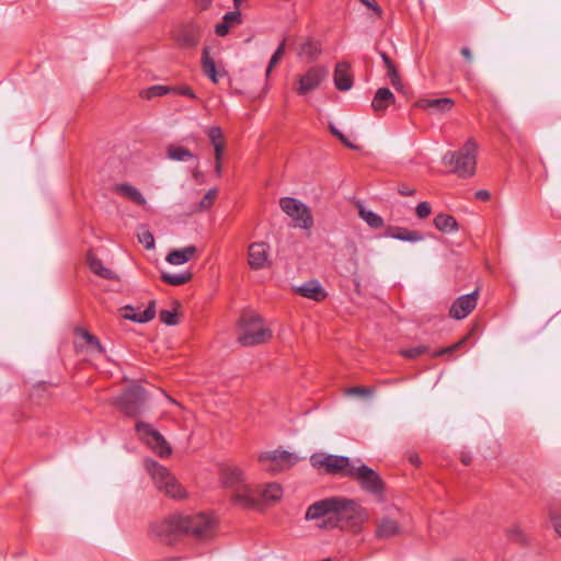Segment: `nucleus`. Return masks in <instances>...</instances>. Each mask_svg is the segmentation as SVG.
I'll return each mask as SVG.
<instances>
[{
    "label": "nucleus",
    "instance_id": "nucleus-1",
    "mask_svg": "<svg viewBox=\"0 0 561 561\" xmlns=\"http://www.w3.org/2000/svg\"><path fill=\"white\" fill-rule=\"evenodd\" d=\"M217 520L208 513L192 515L174 514L164 519L153 523L150 530L153 535L165 542L180 535H188L195 539H210L216 530Z\"/></svg>",
    "mask_w": 561,
    "mask_h": 561
},
{
    "label": "nucleus",
    "instance_id": "nucleus-2",
    "mask_svg": "<svg viewBox=\"0 0 561 561\" xmlns=\"http://www.w3.org/2000/svg\"><path fill=\"white\" fill-rule=\"evenodd\" d=\"M359 505L342 497H327L311 504L306 512V519H319L329 514L337 515L336 519L352 518L357 513Z\"/></svg>",
    "mask_w": 561,
    "mask_h": 561
},
{
    "label": "nucleus",
    "instance_id": "nucleus-3",
    "mask_svg": "<svg viewBox=\"0 0 561 561\" xmlns=\"http://www.w3.org/2000/svg\"><path fill=\"white\" fill-rule=\"evenodd\" d=\"M273 336L263 319L255 313L243 314L240 319L238 342L243 346H254L268 342Z\"/></svg>",
    "mask_w": 561,
    "mask_h": 561
},
{
    "label": "nucleus",
    "instance_id": "nucleus-4",
    "mask_svg": "<svg viewBox=\"0 0 561 561\" xmlns=\"http://www.w3.org/2000/svg\"><path fill=\"white\" fill-rule=\"evenodd\" d=\"M477 150V144L469 139L460 150L447 152L443 158V162L453 167L451 171L460 178H470L476 172Z\"/></svg>",
    "mask_w": 561,
    "mask_h": 561
},
{
    "label": "nucleus",
    "instance_id": "nucleus-5",
    "mask_svg": "<svg viewBox=\"0 0 561 561\" xmlns=\"http://www.w3.org/2000/svg\"><path fill=\"white\" fill-rule=\"evenodd\" d=\"M146 468L150 472L156 486L160 491H163L167 495L176 500H181L186 496V492L165 467L154 460H147Z\"/></svg>",
    "mask_w": 561,
    "mask_h": 561
},
{
    "label": "nucleus",
    "instance_id": "nucleus-6",
    "mask_svg": "<svg viewBox=\"0 0 561 561\" xmlns=\"http://www.w3.org/2000/svg\"><path fill=\"white\" fill-rule=\"evenodd\" d=\"M347 478L356 480L359 486L376 496H381L385 490V483L374 469L359 462L347 472Z\"/></svg>",
    "mask_w": 561,
    "mask_h": 561
},
{
    "label": "nucleus",
    "instance_id": "nucleus-7",
    "mask_svg": "<svg viewBox=\"0 0 561 561\" xmlns=\"http://www.w3.org/2000/svg\"><path fill=\"white\" fill-rule=\"evenodd\" d=\"M146 400V390L139 385H133L115 399V404L127 416H136L144 411Z\"/></svg>",
    "mask_w": 561,
    "mask_h": 561
},
{
    "label": "nucleus",
    "instance_id": "nucleus-8",
    "mask_svg": "<svg viewBox=\"0 0 561 561\" xmlns=\"http://www.w3.org/2000/svg\"><path fill=\"white\" fill-rule=\"evenodd\" d=\"M282 210L294 221V227L310 230L313 227V218L310 208L294 197H282L279 201Z\"/></svg>",
    "mask_w": 561,
    "mask_h": 561
},
{
    "label": "nucleus",
    "instance_id": "nucleus-9",
    "mask_svg": "<svg viewBox=\"0 0 561 561\" xmlns=\"http://www.w3.org/2000/svg\"><path fill=\"white\" fill-rule=\"evenodd\" d=\"M139 438L151 448L159 457H169L172 453L171 446L162 434L149 423L138 421L135 425Z\"/></svg>",
    "mask_w": 561,
    "mask_h": 561
},
{
    "label": "nucleus",
    "instance_id": "nucleus-10",
    "mask_svg": "<svg viewBox=\"0 0 561 561\" xmlns=\"http://www.w3.org/2000/svg\"><path fill=\"white\" fill-rule=\"evenodd\" d=\"M257 460L264 470L277 473L293 467L298 461V457L294 453L275 449L260 454Z\"/></svg>",
    "mask_w": 561,
    "mask_h": 561
},
{
    "label": "nucleus",
    "instance_id": "nucleus-11",
    "mask_svg": "<svg viewBox=\"0 0 561 561\" xmlns=\"http://www.w3.org/2000/svg\"><path fill=\"white\" fill-rule=\"evenodd\" d=\"M329 69L325 66L317 65L310 67L304 75L297 77V93L305 95L314 91L328 78Z\"/></svg>",
    "mask_w": 561,
    "mask_h": 561
},
{
    "label": "nucleus",
    "instance_id": "nucleus-12",
    "mask_svg": "<svg viewBox=\"0 0 561 561\" xmlns=\"http://www.w3.org/2000/svg\"><path fill=\"white\" fill-rule=\"evenodd\" d=\"M312 460L314 466L324 467L329 473L343 474L345 477H347V472H350L351 469H354V467L360 462L359 459L352 462L348 457L339 455H327L318 461H316L314 458H312Z\"/></svg>",
    "mask_w": 561,
    "mask_h": 561
},
{
    "label": "nucleus",
    "instance_id": "nucleus-13",
    "mask_svg": "<svg viewBox=\"0 0 561 561\" xmlns=\"http://www.w3.org/2000/svg\"><path fill=\"white\" fill-rule=\"evenodd\" d=\"M479 299V289L458 297L449 309V316L455 320L467 318L476 309Z\"/></svg>",
    "mask_w": 561,
    "mask_h": 561
},
{
    "label": "nucleus",
    "instance_id": "nucleus-14",
    "mask_svg": "<svg viewBox=\"0 0 561 561\" xmlns=\"http://www.w3.org/2000/svg\"><path fill=\"white\" fill-rule=\"evenodd\" d=\"M231 502L241 508H254L261 504V500L250 484H240L231 490Z\"/></svg>",
    "mask_w": 561,
    "mask_h": 561
},
{
    "label": "nucleus",
    "instance_id": "nucleus-15",
    "mask_svg": "<svg viewBox=\"0 0 561 561\" xmlns=\"http://www.w3.org/2000/svg\"><path fill=\"white\" fill-rule=\"evenodd\" d=\"M270 247L265 242H254L249 245V265L252 270L270 267Z\"/></svg>",
    "mask_w": 561,
    "mask_h": 561
},
{
    "label": "nucleus",
    "instance_id": "nucleus-16",
    "mask_svg": "<svg viewBox=\"0 0 561 561\" xmlns=\"http://www.w3.org/2000/svg\"><path fill=\"white\" fill-rule=\"evenodd\" d=\"M220 480L225 488L233 490L245 483V473L240 467L227 465L220 469Z\"/></svg>",
    "mask_w": 561,
    "mask_h": 561
},
{
    "label": "nucleus",
    "instance_id": "nucleus-17",
    "mask_svg": "<svg viewBox=\"0 0 561 561\" xmlns=\"http://www.w3.org/2000/svg\"><path fill=\"white\" fill-rule=\"evenodd\" d=\"M455 105V101L450 98H438V99H420L415 102V106L431 113L443 114L451 111Z\"/></svg>",
    "mask_w": 561,
    "mask_h": 561
},
{
    "label": "nucleus",
    "instance_id": "nucleus-18",
    "mask_svg": "<svg viewBox=\"0 0 561 561\" xmlns=\"http://www.w3.org/2000/svg\"><path fill=\"white\" fill-rule=\"evenodd\" d=\"M334 85L340 91H348L354 83L351 65L346 61L336 64L333 73Z\"/></svg>",
    "mask_w": 561,
    "mask_h": 561
},
{
    "label": "nucleus",
    "instance_id": "nucleus-19",
    "mask_svg": "<svg viewBox=\"0 0 561 561\" xmlns=\"http://www.w3.org/2000/svg\"><path fill=\"white\" fill-rule=\"evenodd\" d=\"M202 37L201 27L195 24H186L180 28L176 35V42L180 46L191 48L195 47Z\"/></svg>",
    "mask_w": 561,
    "mask_h": 561
},
{
    "label": "nucleus",
    "instance_id": "nucleus-20",
    "mask_svg": "<svg viewBox=\"0 0 561 561\" xmlns=\"http://www.w3.org/2000/svg\"><path fill=\"white\" fill-rule=\"evenodd\" d=\"M296 293L314 301H321L327 297V293L317 279H310L304 283L301 286L296 288Z\"/></svg>",
    "mask_w": 561,
    "mask_h": 561
},
{
    "label": "nucleus",
    "instance_id": "nucleus-21",
    "mask_svg": "<svg viewBox=\"0 0 561 561\" xmlns=\"http://www.w3.org/2000/svg\"><path fill=\"white\" fill-rule=\"evenodd\" d=\"M396 98L393 93L388 88H379L371 101V107L375 113L382 114L389 105L393 104Z\"/></svg>",
    "mask_w": 561,
    "mask_h": 561
},
{
    "label": "nucleus",
    "instance_id": "nucleus-22",
    "mask_svg": "<svg viewBox=\"0 0 561 561\" xmlns=\"http://www.w3.org/2000/svg\"><path fill=\"white\" fill-rule=\"evenodd\" d=\"M156 316L154 301H151L149 306L142 311H136L131 306H126L124 308L123 317L127 320L137 322V323H146L152 320Z\"/></svg>",
    "mask_w": 561,
    "mask_h": 561
},
{
    "label": "nucleus",
    "instance_id": "nucleus-23",
    "mask_svg": "<svg viewBox=\"0 0 561 561\" xmlns=\"http://www.w3.org/2000/svg\"><path fill=\"white\" fill-rule=\"evenodd\" d=\"M202 70L203 73L208 77L211 82L218 83L219 77L225 75V71L221 72L217 70L216 62L214 58L210 56V48L204 47L202 53Z\"/></svg>",
    "mask_w": 561,
    "mask_h": 561
},
{
    "label": "nucleus",
    "instance_id": "nucleus-24",
    "mask_svg": "<svg viewBox=\"0 0 561 561\" xmlns=\"http://www.w3.org/2000/svg\"><path fill=\"white\" fill-rule=\"evenodd\" d=\"M195 245H187L182 249H173L167 255V262L172 265H182L191 261L196 254Z\"/></svg>",
    "mask_w": 561,
    "mask_h": 561
},
{
    "label": "nucleus",
    "instance_id": "nucleus-25",
    "mask_svg": "<svg viewBox=\"0 0 561 561\" xmlns=\"http://www.w3.org/2000/svg\"><path fill=\"white\" fill-rule=\"evenodd\" d=\"M114 192L117 193L118 195H122L126 198H128L129 201H131L133 203L139 205V206H145L147 204V201L145 198V196L141 194V192L133 186L131 184H128V183H119V184H116L114 186Z\"/></svg>",
    "mask_w": 561,
    "mask_h": 561
},
{
    "label": "nucleus",
    "instance_id": "nucleus-26",
    "mask_svg": "<svg viewBox=\"0 0 561 561\" xmlns=\"http://www.w3.org/2000/svg\"><path fill=\"white\" fill-rule=\"evenodd\" d=\"M400 527L398 522L389 517H383L377 524L376 537L378 539H388L398 535Z\"/></svg>",
    "mask_w": 561,
    "mask_h": 561
},
{
    "label": "nucleus",
    "instance_id": "nucleus-27",
    "mask_svg": "<svg viewBox=\"0 0 561 561\" xmlns=\"http://www.w3.org/2000/svg\"><path fill=\"white\" fill-rule=\"evenodd\" d=\"M88 265L90 270L98 276L105 279H114L116 277L115 273L110 268L105 267L101 260L96 257L93 252H89L87 256Z\"/></svg>",
    "mask_w": 561,
    "mask_h": 561
},
{
    "label": "nucleus",
    "instance_id": "nucleus-28",
    "mask_svg": "<svg viewBox=\"0 0 561 561\" xmlns=\"http://www.w3.org/2000/svg\"><path fill=\"white\" fill-rule=\"evenodd\" d=\"M434 226L437 230L444 233L455 232L459 229L456 218L447 214L436 215L434 218Z\"/></svg>",
    "mask_w": 561,
    "mask_h": 561
},
{
    "label": "nucleus",
    "instance_id": "nucleus-29",
    "mask_svg": "<svg viewBox=\"0 0 561 561\" xmlns=\"http://www.w3.org/2000/svg\"><path fill=\"white\" fill-rule=\"evenodd\" d=\"M357 208L360 219H363L371 229H381L385 226V221L381 216L365 208L363 204L357 203Z\"/></svg>",
    "mask_w": 561,
    "mask_h": 561
},
{
    "label": "nucleus",
    "instance_id": "nucleus-30",
    "mask_svg": "<svg viewBox=\"0 0 561 561\" xmlns=\"http://www.w3.org/2000/svg\"><path fill=\"white\" fill-rule=\"evenodd\" d=\"M257 495L261 500V503L276 502L282 499L283 489L278 483H268Z\"/></svg>",
    "mask_w": 561,
    "mask_h": 561
},
{
    "label": "nucleus",
    "instance_id": "nucleus-31",
    "mask_svg": "<svg viewBox=\"0 0 561 561\" xmlns=\"http://www.w3.org/2000/svg\"><path fill=\"white\" fill-rule=\"evenodd\" d=\"M321 54V44L314 39H307L300 47L298 55L312 61Z\"/></svg>",
    "mask_w": 561,
    "mask_h": 561
},
{
    "label": "nucleus",
    "instance_id": "nucleus-32",
    "mask_svg": "<svg viewBox=\"0 0 561 561\" xmlns=\"http://www.w3.org/2000/svg\"><path fill=\"white\" fill-rule=\"evenodd\" d=\"M75 334L78 339L82 340L87 346H89L92 351H96L98 353H104V348L100 342V340L91 334L83 328H77L75 330Z\"/></svg>",
    "mask_w": 561,
    "mask_h": 561
},
{
    "label": "nucleus",
    "instance_id": "nucleus-33",
    "mask_svg": "<svg viewBox=\"0 0 561 561\" xmlns=\"http://www.w3.org/2000/svg\"><path fill=\"white\" fill-rule=\"evenodd\" d=\"M168 158L174 161H188L191 159H197L196 156L188 149L182 146L171 145L167 150Z\"/></svg>",
    "mask_w": 561,
    "mask_h": 561
},
{
    "label": "nucleus",
    "instance_id": "nucleus-34",
    "mask_svg": "<svg viewBox=\"0 0 561 561\" xmlns=\"http://www.w3.org/2000/svg\"><path fill=\"white\" fill-rule=\"evenodd\" d=\"M192 277H193V274L188 271L182 272L179 274H171V273H165V272H163L161 274V279L165 284L171 285V286H180V285L186 284L192 279Z\"/></svg>",
    "mask_w": 561,
    "mask_h": 561
},
{
    "label": "nucleus",
    "instance_id": "nucleus-35",
    "mask_svg": "<svg viewBox=\"0 0 561 561\" xmlns=\"http://www.w3.org/2000/svg\"><path fill=\"white\" fill-rule=\"evenodd\" d=\"M389 237L408 242H419L424 240V234L417 230H409L405 228H400L396 233H389Z\"/></svg>",
    "mask_w": 561,
    "mask_h": 561
},
{
    "label": "nucleus",
    "instance_id": "nucleus-36",
    "mask_svg": "<svg viewBox=\"0 0 561 561\" xmlns=\"http://www.w3.org/2000/svg\"><path fill=\"white\" fill-rule=\"evenodd\" d=\"M207 136L214 148L216 146H225L224 134L219 126H211L207 129Z\"/></svg>",
    "mask_w": 561,
    "mask_h": 561
},
{
    "label": "nucleus",
    "instance_id": "nucleus-37",
    "mask_svg": "<svg viewBox=\"0 0 561 561\" xmlns=\"http://www.w3.org/2000/svg\"><path fill=\"white\" fill-rule=\"evenodd\" d=\"M285 46H286V41L283 39L270 59V62L266 68V77L270 76L272 69L280 61V59L285 53Z\"/></svg>",
    "mask_w": 561,
    "mask_h": 561
},
{
    "label": "nucleus",
    "instance_id": "nucleus-38",
    "mask_svg": "<svg viewBox=\"0 0 561 561\" xmlns=\"http://www.w3.org/2000/svg\"><path fill=\"white\" fill-rule=\"evenodd\" d=\"M466 341H467V337H463L447 347L439 348V350L435 351L434 353H432V357H439V356L451 354V353L460 350L465 345Z\"/></svg>",
    "mask_w": 561,
    "mask_h": 561
},
{
    "label": "nucleus",
    "instance_id": "nucleus-39",
    "mask_svg": "<svg viewBox=\"0 0 561 561\" xmlns=\"http://www.w3.org/2000/svg\"><path fill=\"white\" fill-rule=\"evenodd\" d=\"M428 351H430V348L427 346L419 345V346L401 350L400 354L403 357L414 359L423 354H426Z\"/></svg>",
    "mask_w": 561,
    "mask_h": 561
},
{
    "label": "nucleus",
    "instance_id": "nucleus-40",
    "mask_svg": "<svg viewBox=\"0 0 561 561\" xmlns=\"http://www.w3.org/2000/svg\"><path fill=\"white\" fill-rule=\"evenodd\" d=\"M217 194H218V192H217L216 188H210L204 195L202 201L199 202L198 209L199 210H207V209H209L213 206V204H214V202H215V199L217 197Z\"/></svg>",
    "mask_w": 561,
    "mask_h": 561
},
{
    "label": "nucleus",
    "instance_id": "nucleus-41",
    "mask_svg": "<svg viewBox=\"0 0 561 561\" xmlns=\"http://www.w3.org/2000/svg\"><path fill=\"white\" fill-rule=\"evenodd\" d=\"M172 91H173V87L156 84V85H152V87H150L148 89L147 96L149 99L150 98H156V96H163V95H167L169 93H172Z\"/></svg>",
    "mask_w": 561,
    "mask_h": 561
},
{
    "label": "nucleus",
    "instance_id": "nucleus-42",
    "mask_svg": "<svg viewBox=\"0 0 561 561\" xmlns=\"http://www.w3.org/2000/svg\"><path fill=\"white\" fill-rule=\"evenodd\" d=\"M160 321L167 325H175L178 323V314L175 311L163 309L159 313Z\"/></svg>",
    "mask_w": 561,
    "mask_h": 561
},
{
    "label": "nucleus",
    "instance_id": "nucleus-43",
    "mask_svg": "<svg viewBox=\"0 0 561 561\" xmlns=\"http://www.w3.org/2000/svg\"><path fill=\"white\" fill-rule=\"evenodd\" d=\"M375 392L374 388L370 387H352L346 389L345 393L347 396H364L371 397Z\"/></svg>",
    "mask_w": 561,
    "mask_h": 561
},
{
    "label": "nucleus",
    "instance_id": "nucleus-44",
    "mask_svg": "<svg viewBox=\"0 0 561 561\" xmlns=\"http://www.w3.org/2000/svg\"><path fill=\"white\" fill-rule=\"evenodd\" d=\"M222 20H225V22L229 25L234 26V25H238L242 22V16H241V13L239 11V9H236L233 11H229L227 12L224 16H222Z\"/></svg>",
    "mask_w": 561,
    "mask_h": 561
},
{
    "label": "nucleus",
    "instance_id": "nucleus-45",
    "mask_svg": "<svg viewBox=\"0 0 561 561\" xmlns=\"http://www.w3.org/2000/svg\"><path fill=\"white\" fill-rule=\"evenodd\" d=\"M138 240L140 243L145 245L146 249L154 248V238L153 234L149 230H144L138 234Z\"/></svg>",
    "mask_w": 561,
    "mask_h": 561
},
{
    "label": "nucleus",
    "instance_id": "nucleus-46",
    "mask_svg": "<svg viewBox=\"0 0 561 561\" xmlns=\"http://www.w3.org/2000/svg\"><path fill=\"white\" fill-rule=\"evenodd\" d=\"M431 205L427 202H421L415 208L416 216L420 219H424L431 214Z\"/></svg>",
    "mask_w": 561,
    "mask_h": 561
},
{
    "label": "nucleus",
    "instance_id": "nucleus-47",
    "mask_svg": "<svg viewBox=\"0 0 561 561\" xmlns=\"http://www.w3.org/2000/svg\"><path fill=\"white\" fill-rule=\"evenodd\" d=\"M172 93L179 94V95H185L192 100L197 99L195 92L187 85L173 87Z\"/></svg>",
    "mask_w": 561,
    "mask_h": 561
},
{
    "label": "nucleus",
    "instance_id": "nucleus-48",
    "mask_svg": "<svg viewBox=\"0 0 561 561\" xmlns=\"http://www.w3.org/2000/svg\"><path fill=\"white\" fill-rule=\"evenodd\" d=\"M231 28V25L227 24L225 20H222L220 23H218L215 27V33L218 36H226Z\"/></svg>",
    "mask_w": 561,
    "mask_h": 561
},
{
    "label": "nucleus",
    "instance_id": "nucleus-49",
    "mask_svg": "<svg viewBox=\"0 0 561 561\" xmlns=\"http://www.w3.org/2000/svg\"><path fill=\"white\" fill-rule=\"evenodd\" d=\"M231 28V25L227 24L225 20H222L220 23H218L215 27V33L218 36H226Z\"/></svg>",
    "mask_w": 561,
    "mask_h": 561
},
{
    "label": "nucleus",
    "instance_id": "nucleus-50",
    "mask_svg": "<svg viewBox=\"0 0 561 561\" xmlns=\"http://www.w3.org/2000/svg\"><path fill=\"white\" fill-rule=\"evenodd\" d=\"M364 5L371 9L378 16L382 15V10L376 0H359Z\"/></svg>",
    "mask_w": 561,
    "mask_h": 561
},
{
    "label": "nucleus",
    "instance_id": "nucleus-51",
    "mask_svg": "<svg viewBox=\"0 0 561 561\" xmlns=\"http://www.w3.org/2000/svg\"><path fill=\"white\" fill-rule=\"evenodd\" d=\"M331 133L336 136L346 147L348 148H355L353 144H351L346 137L333 125H330Z\"/></svg>",
    "mask_w": 561,
    "mask_h": 561
},
{
    "label": "nucleus",
    "instance_id": "nucleus-52",
    "mask_svg": "<svg viewBox=\"0 0 561 561\" xmlns=\"http://www.w3.org/2000/svg\"><path fill=\"white\" fill-rule=\"evenodd\" d=\"M388 70V76L391 80V83L393 87H397V83L399 82V75H398V71L396 69V66L394 64L391 65L390 67L387 68Z\"/></svg>",
    "mask_w": 561,
    "mask_h": 561
},
{
    "label": "nucleus",
    "instance_id": "nucleus-53",
    "mask_svg": "<svg viewBox=\"0 0 561 561\" xmlns=\"http://www.w3.org/2000/svg\"><path fill=\"white\" fill-rule=\"evenodd\" d=\"M388 70V76L391 80V83L393 87H397V83L399 82V75H398V71L396 69V66L394 64L391 65L390 67L387 68Z\"/></svg>",
    "mask_w": 561,
    "mask_h": 561
},
{
    "label": "nucleus",
    "instance_id": "nucleus-54",
    "mask_svg": "<svg viewBox=\"0 0 561 561\" xmlns=\"http://www.w3.org/2000/svg\"><path fill=\"white\" fill-rule=\"evenodd\" d=\"M398 193L401 196H413L415 194V190L408 187L405 184H401L398 187Z\"/></svg>",
    "mask_w": 561,
    "mask_h": 561
},
{
    "label": "nucleus",
    "instance_id": "nucleus-55",
    "mask_svg": "<svg viewBox=\"0 0 561 561\" xmlns=\"http://www.w3.org/2000/svg\"><path fill=\"white\" fill-rule=\"evenodd\" d=\"M476 197L480 201L486 202L491 198V194L486 190H479L476 192Z\"/></svg>",
    "mask_w": 561,
    "mask_h": 561
},
{
    "label": "nucleus",
    "instance_id": "nucleus-56",
    "mask_svg": "<svg viewBox=\"0 0 561 561\" xmlns=\"http://www.w3.org/2000/svg\"><path fill=\"white\" fill-rule=\"evenodd\" d=\"M215 151V162H222L225 146H216L214 148Z\"/></svg>",
    "mask_w": 561,
    "mask_h": 561
},
{
    "label": "nucleus",
    "instance_id": "nucleus-57",
    "mask_svg": "<svg viewBox=\"0 0 561 561\" xmlns=\"http://www.w3.org/2000/svg\"><path fill=\"white\" fill-rule=\"evenodd\" d=\"M552 524L558 535L561 536V516H553Z\"/></svg>",
    "mask_w": 561,
    "mask_h": 561
},
{
    "label": "nucleus",
    "instance_id": "nucleus-58",
    "mask_svg": "<svg viewBox=\"0 0 561 561\" xmlns=\"http://www.w3.org/2000/svg\"><path fill=\"white\" fill-rule=\"evenodd\" d=\"M461 55L468 62L472 61V54L469 47H462Z\"/></svg>",
    "mask_w": 561,
    "mask_h": 561
},
{
    "label": "nucleus",
    "instance_id": "nucleus-59",
    "mask_svg": "<svg viewBox=\"0 0 561 561\" xmlns=\"http://www.w3.org/2000/svg\"><path fill=\"white\" fill-rule=\"evenodd\" d=\"M201 10H206L210 7L213 0H195Z\"/></svg>",
    "mask_w": 561,
    "mask_h": 561
},
{
    "label": "nucleus",
    "instance_id": "nucleus-60",
    "mask_svg": "<svg viewBox=\"0 0 561 561\" xmlns=\"http://www.w3.org/2000/svg\"><path fill=\"white\" fill-rule=\"evenodd\" d=\"M380 57H381L386 68H388L391 65H393L392 60L390 59V57L386 53H380Z\"/></svg>",
    "mask_w": 561,
    "mask_h": 561
},
{
    "label": "nucleus",
    "instance_id": "nucleus-61",
    "mask_svg": "<svg viewBox=\"0 0 561 561\" xmlns=\"http://www.w3.org/2000/svg\"><path fill=\"white\" fill-rule=\"evenodd\" d=\"M215 173L218 178L222 175V162H215Z\"/></svg>",
    "mask_w": 561,
    "mask_h": 561
},
{
    "label": "nucleus",
    "instance_id": "nucleus-62",
    "mask_svg": "<svg viewBox=\"0 0 561 561\" xmlns=\"http://www.w3.org/2000/svg\"><path fill=\"white\" fill-rule=\"evenodd\" d=\"M336 525V522H332L331 518H329L328 520H325L323 524L319 525V527L321 528H327V527H334Z\"/></svg>",
    "mask_w": 561,
    "mask_h": 561
},
{
    "label": "nucleus",
    "instance_id": "nucleus-63",
    "mask_svg": "<svg viewBox=\"0 0 561 561\" xmlns=\"http://www.w3.org/2000/svg\"><path fill=\"white\" fill-rule=\"evenodd\" d=\"M410 461H411L414 466H419V465L421 463L420 458H419V456H416V455H415V456H411V457H410Z\"/></svg>",
    "mask_w": 561,
    "mask_h": 561
},
{
    "label": "nucleus",
    "instance_id": "nucleus-64",
    "mask_svg": "<svg viewBox=\"0 0 561 561\" xmlns=\"http://www.w3.org/2000/svg\"><path fill=\"white\" fill-rule=\"evenodd\" d=\"M518 536H519V530H517V529L510 530V537L512 539H517Z\"/></svg>",
    "mask_w": 561,
    "mask_h": 561
}]
</instances>
